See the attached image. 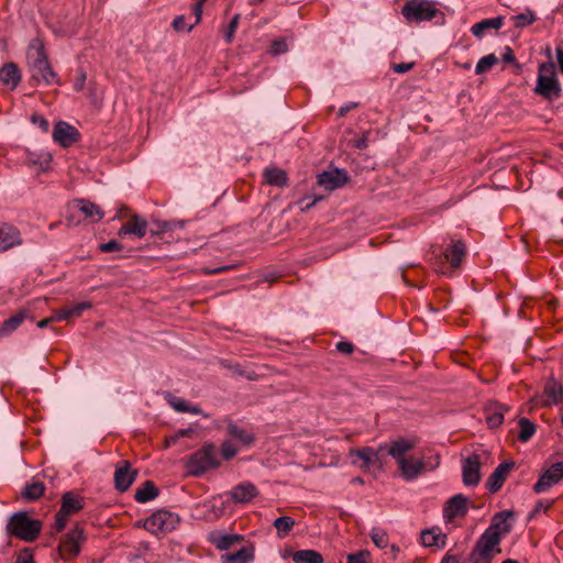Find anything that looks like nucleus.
<instances>
[{
  "instance_id": "nucleus-1",
  "label": "nucleus",
  "mask_w": 563,
  "mask_h": 563,
  "mask_svg": "<svg viewBox=\"0 0 563 563\" xmlns=\"http://www.w3.org/2000/svg\"><path fill=\"white\" fill-rule=\"evenodd\" d=\"M26 57L32 80L44 85L59 84L57 75L48 62L44 43L40 37L30 42Z\"/></svg>"
},
{
  "instance_id": "nucleus-2",
  "label": "nucleus",
  "mask_w": 563,
  "mask_h": 563,
  "mask_svg": "<svg viewBox=\"0 0 563 563\" xmlns=\"http://www.w3.org/2000/svg\"><path fill=\"white\" fill-rule=\"evenodd\" d=\"M42 527L41 520L30 517L26 511H18L9 517L5 533L9 538L34 542L38 538Z\"/></svg>"
},
{
  "instance_id": "nucleus-3",
  "label": "nucleus",
  "mask_w": 563,
  "mask_h": 563,
  "mask_svg": "<svg viewBox=\"0 0 563 563\" xmlns=\"http://www.w3.org/2000/svg\"><path fill=\"white\" fill-rule=\"evenodd\" d=\"M562 88L556 77L553 62H545L539 65L534 93L545 100H556L561 97Z\"/></svg>"
},
{
  "instance_id": "nucleus-4",
  "label": "nucleus",
  "mask_w": 563,
  "mask_h": 563,
  "mask_svg": "<svg viewBox=\"0 0 563 563\" xmlns=\"http://www.w3.org/2000/svg\"><path fill=\"white\" fill-rule=\"evenodd\" d=\"M441 457L439 454L430 455L428 457L415 459L408 456L405 462L398 465L400 477L406 482H412L420 475L429 473L439 467Z\"/></svg>"
},
{
  "instance_id": "nucleus-5",
  "label": "nucleus",
  "mask_w": 563,
  "mask_h": 563,
  "mask_svg": "<svg viewBox=\"0 0 563 563\" xmlns=\"http://www.w3.org/2000/svg\"><path fill=\"white\" fill-rule=\"evenodd\" d=\"M439 13L437 3L430 0H407L401 8V14L409 24L431 21Z\"/></svg>"
},
{
  "instance_id": "nucleus-6",
  "label": "nucleus",
  "mask_w": 563,
  "mask_h": 563,
  "mask_svg": "<svg viewBox=\"0 0 563 563\" xmlns=\"http://www.w3.org/2000/svg\"><path fill=\"white\" fill-rule=\"evenodd\" d=\"M219 465L216 446L211 443L205 444L200 450L192 453L186 464L190 475L201 476L203 473L216 468Z\"/></svg>"
},
{
  "instance_id": "nucleus-7",
  "label": "nucleus",
  "mask_w": 563,
  "mask_h": 563,
  "mask_svg": "<svg viewBox=\"0 0 563 563\" xmlns=\"http://www.w3.org/2000/svg\"><path fill=\"white\" fill-rule=\"evenodd\" d=\"M85 541V529L80 523H76L68 532L62 534L59 539L58 552L60 558L65 561L77 558Z\"/></svg>"
},
{
  "instance_id": "nucleus-8",
  "label": "nucleus",
  "mask_w": 563,
  "mask_h": 563,
  "mask_svg": "<svg viewBox=\"0 0 563 563\" xmlns=\"http://www.w3.org/2000/svg\"><path fill=\"white\" fill-rule=\"evenodd\" d=\"M84 507V497L71 490L65 492L60 498V508L55 515L54 528L56 532L63 531L67 526L68 518L82 510Z\"/></svg>"
},
{
  "instance_id": "nucleus-9",
  "label": "nucleus",
  "mask_w": 563,
  "mask_h": 563,
  "mask_svg": "<svg viewBox=\"0 0 563 563\" xmlns=\"http://www.w3.org/2000/svg\"><path fill=\"white\" fill-rule=\"evenodd\" d=\"M179 523L180 517L177 514L159 509L146 518L142 527L153 534H159L172 532Z\"/></svg>"
},
{
  "instance_id": "nucleus-10",
  "label": "nucleus",
  "mask_w": 563,
  "mask_h": 563,
  "mask_svg": "<svg viewBox=\"0 0 563 563\" xmlns=\"http://www.w3.org/2000/svg\"><path fill=\"white\" fill-rule=\"evenodd\" d=\"M499 542L495 539L482 534L476 541L472 552L470 553L471 563H492L494 556L501 552Z\"/></svg>"
},
{
  "instance_id": "nucleus-11",
  "label": "nucleus",
  "mask_w": 563,
  "mask_h": 563,
  "mask_svg": "<svg viewBox=\"0 0 563 563\" xmlns=\"http://www.w3.org/2000/svg\"><path fill=\"white\" fill-rule=\"evenodd\" d=\"M514 515L515 514L511 510H504L495 514L492 518L490 525L483 533L500 543L503 537L507 536L511 531L512 527L508 522V519L514 517Z\"/></svg>"
},
{
  "instance_id": "nucleus-12",
  "label": "nucleus",
  "mask_w": 563,
  "mask_h": 563,
  "mask_svg": "<svg viewBox=\"0 0 563 563\" xmlns=\"http://www.w3.org/2000/svg\"><path fill=\"white\" fill-rule=\"evenodd\" d=\"M563 401V384L553 376L549 377L543 386L542 395L537 402L541 407L556 406Z\"/></svg>"
},
{
  "instance_id": "nucleus-13",
  "label": "nucleus",
  "mask_w": 563,
  "mask_h": 563,
  "mask_svg": "<svg viewBox=\"0 0 563 563\" xmlns=\"http://www.w3.org/2000/svg\"><path fill=\"white\" fill-rule=\"evenodd\" d=\"M481 456L476 453L462 461V481L465 486L474 487L481 482Z\"/></svg>"
},
{
  "instance_id": "nucleus-14",
  "label": "nucleus",
  "mask_w": 563,
  "mask_h": 563,
  "mask_svg": "<svg viewBox=\"0 0 563 563\" xmlns=\"http://www.w3.org/2000/svg\"><path fill=\"white\" fill-rule=\"evenodd\" d=\"M563 478V461L552 464L544 471L538 482L533 485V490L537 494L547 492L550 487L558 484Z\"/></svg>"
},
{
  "instance_id": "nucleus-15",
  "label": "nucleus",
  "mask_w": 563,
  "mask_h": 563,
  "mask_svg": "<svg viewBox=\"0 0 563 563\" xmlns=\"http://www.w3.org/2000/svg\"><path fill=\"white\" fill-rule=\"evenodd\" d=\"M137 477V471L131 467L126 460L120 461L114 471V487L117 490L126 492Z\"/></svg>"
},
{
  "instance_id": "nucleus-16",
  "label": "nucleus",
  "mask_w": 563,
  "mask_h": 563,
  "mask_svg": "<svg viewBox=\"0 0 563 563\" xmlns=\"http://www.w3.org/2000/svg\"><path fill=\"white\" fill-rule=\"evenodd\" d=\"M417 441L413 438H399L391 440L388 444L383 445L384 451L390 455L397 464H401L407 460V454L416 446Z\"/></svg>"
},
{
  "instance_id": "nucleus-17",
  "label": "nucleus",
  "mask_w": 563,
  "mask_h": 563,
  "mask_svg": "<svg viewBox=\"0 0 563 563\" xmlns=\"http://www.w3.org/2000/svg\"><path fill=\"white\" fill-rule=\"evenodd\" d=\"M380 452H384L383 445H379L377 451L369 446L353 450L351 451L352 463L362 470H369V467L375 464L382 465Z\"/></svg>"
},
{
  "instance_id": "nucleus-18",
  "label": "nucleus",
  "mask_w": 563,
  "mask_h": 563,
  "mask_svg": "<svg viewBox=\"0 0 563 563\" xmlns=\"http://www.w3.org/2000/svg\"><path fill=\"white\" fill-rule=\"evenodd\" d=\"M80 139L79 131L65 121H58L53 130V140L63 147H69Z\"/></svg>"
},
{
  "instance_id": "nucleus-19",
  "label": "nucleus",
  "mask_w": 563,
  "mask_h": 563,
  "mask_svg": "<svg viewBox=\"0 0 563 563\" xmlns=\"http://www.w3.org/2000/svg\"><path fill=\"white\" fill-rule=\"evenodd\" d=\"M23 243L18 228L7 222H0V253L5 252Z\"/></svg>"
},
{
  "instance_id": "nucleus-20",
  "label": "nucleus",
  "mask_w": 563,
  "mask_h": 563,
  "mask_svg": "<svg viewBox=\"0 0 563 563\" xmlns=\"http://www.w3.org/2000/svg\"><path fill=\"white\" fill-rule=\"evenodd\" d=\"M468 498L462 494H456L446 500L443 507V517L451 521L457 517H464L467 514Z\"/></svg>"
},
{
  "instance_id": "nucleus-21",
  "label": "nucleus",
  "mask_w": 563,
  "mask_h": 563,
  "mask_svg": "<svg viewBox=\"0 0 563 563\" xmlns=\"http://www.w3.org/2000/svg\"><path fill=\"white\" fill-rule=\"evenodd\" d=\"M349 181V175L344 169L323 172L318 176V184L327 190H334Z\"/></svg>"
},
{
  "instance_id": "nucleus-22",
  "label": "nucleus",
  "mask_w": 563,
  "mask_h": 563,
  "mask_svg": "<svg viewBox=\"0 0 563 563\" xmlns=\"http://www.w3.org/2000/svg\"><path fill=\"white\" fill-rule=\"evenodd\" d=\"M515 467L514 461L500 463L487 479L486 486L490 493H497L504 485L508 473Z\"/></svg>"
},
{
  "instance_id": "nucleus-23",
  "label": "nucleus",
  "mask_w": 563,
  "mask_h": 563,
  "mask_svg": "<svg viewBox=\"0 0 563 563\" xmlns=\"http://www.w3.org/2000/svg\"><path fill=\"white\" fill-rule=\"evenodd\" d=\"M147 221L139 214H132L130 220L121 225L118 235L123 238L125 235H134L142 239L147 232Z\"/></svg>"
},
{
  "instance_id": "nucleus-24",
  "label": "nucleus",
  "mask_w": 563,
  "mask_h": 563,
  "mask_svg": "<svg viewBox=\"0 0 563 563\" xmlns=\"http://www.w3.org/2000/svg\"><path fill=\"white\" fill-rule=\"evenodd\" d=\"M73 208L80 211L85 219L89 220L90 222H98L104 216L103 211L98 205L85 199L75 200L73 202Z\"/></svg>"
},
{
  "instance_id": "nucleus-25",
  "label": "nucleus",
  "mask_w": 563,
  "mask_h": 563,
  "mask_svg": "<svg viewBox=\"0 0 563 563\" xmlns=\"http://www.w3.org/2000/svg\"><path fill=\"white\" fill-rule=\"evenodd\" d=\"M466 254V245L462 240H452L444 252V257L452 268H459Z\"/></svg>"
},
{
  "instance_id": "nucleus-26",
  "label": "nucleus",
  "mask_w": 563,
  "mask_h": 563,
  "mask_svg": "<svg viewBox=\"0 0 563 563\" xmlns=\"http://www.w3.org/2000/svg\"><path fill=\"white\" fill-rule=\"evenodd\" d=\"M257 494V488L250 482L241 483L230 492L231 499L241 504L251 501Z\"/></svg>"
},
{
  "instance_id": "nucleus-27",
  "label": "nucleus",
  "mask_w": 563,
  "mask_h": 563,
  "mask_svg": "<svg viewBox=\"0 0 563 563\" xmlns=\"http://www.w3.org/2000/svg\"><path fill=\"white\" fill-rule=\"evenodd\" d=\"M504 25V16H495V18H492V19H484L475 24L472 25L471 27V33L477 37V38H482L486 32L490 31V30H499L501 29Z\"/></svg>"
},
{
  "instance_id": "nucleus-28",
  "label": "nucleus",
  "mask_w": 563,
  "mask_h": 563,
  "mask_svg": "<svg viewBox=\"0 0 563 563\" xmlns=\"http://www.w3.org/2000/svg\"><path fill=\"white\" fill-rule=\"evenodd\" d=\"M27 318H31L27 310H20L15 314L5 319L0 324V338H4L14 332Z\"/></svg>"
},
{
  "instance_id": "nucleus-29",
  "label": "nucleus",
  "mask_w": 563,
  "mask_h": 563,
  "mask_svg": "<svg viewBox=\"0 0 563 563\" xmlns=\"http://www.w3.org/2000/svg\"><path fill=\"white\" fill-rule=\"evenodd\" d=\"M21 80V73L14 63H7L0 69V81L14 89Z\"/></svg>"
},
{
  "instance_id": "nucleus-30",
  "label": "nucleus",
  "mask_w": 563,
  "mask_h": 563,
  "mask_svg": "<svg viewBox=\"0 0 563 563\" xmlns=\"http://www.w3.org/2000/svg\"><path fill=\"white\" fill-rule=\"evenodd\" d=\"M45 485L43 482L33 478L31 483H27L22 489L20 496L23 501H36L38 500L45 493Z\"/></svg>"
},
{
  "instance_id": "nucleus-31",
  "label": "nucleus",
  "mask_w": 563,
  "mask_h": 563,
  "mask_svg": "<svg viewBox=\"0 0 563 563\" xmlns=\"http://www.w3.org/2000/svg\"><path fill=\"white\" fill-rule=\"evenodd\" d=\"M241 540L242 537L239 534H224L217 531L211 532L209 536V541L219 550H228Z\"/></svg>"
},
{
  "instance_id": "nucleus-32",
  "label": "nucleus",
  "mask_w": 563,
  "mask_h": 563,
  "mask_svg": "<svg viewBox=\"0 0 563 563\" xmlns=\"http://www.w3.org/2000/svg\"><path fill=\"white\" fill-rule=\"evenodd\" d=\"M159 494L158 488L152 481H146L143 485L136 489L134 499L137 503L145 504L154 500Z\"/></svg>"
},
{
  "instance_id": "nucleus-33",
  "label": "nucleus",
  "mask_w": 563,
  "mask_h": 563,
  "mask_svg": "<svg viewBox=\"0 0 563 563\" xmlns=\"http://www.w3.org/2000/svg\"><path fill=\"white\" fill-rule=\"evenodd\" d=\"M228 433L231 438L235 439L245 446H250L255 440L254 434L252 432L247 431L246 429L238 426L232 421L228 423Z\"/></svg>"
},
{
  "instance_id": "nucleus-34",
  "label": "nucleus",
  "mask_w": 563,
  "mask_h": 563,
  "mask_svg": "<svg viewBox=\"0 0 563 563\" xmlns=\"http://www.w3.org/2000/svg\"><path fill=\"white\" fill-rule=\"evenodd\" d=\"M445 534L439 529H428L421 532V543L423 547L443 548L445 545Z\"/></svg>"
},
{
  "instance_id": "nucleus-35",
  "label": "nucleus",
  "mask_w": 563,
  "mask_h": 563,
  "mask_svg": "<svg viewBox=\"0 0 563 563\" xmlns=\"http://www.w3.org/2000/svg\"><path fill=\"white\" fill-rule=\"evenodd\" d=\"M295 563H323V556L316 550H298L291 554Z\"/></svg>"
},
{
  "instance_id": "nucleus-36",
  "label": "nucleus",
  "mask_w": 563,
  "mask_h": 563,
  "mask_svg": "<svg viewBox=\"0 0 563 563\" xmlns=\"http://www.w3.org/2000/svg\"><path fill=\"white\" fill-rule=\"evenodd\" d=\"M253 550L249 548H241L234 553H227L221 555L222 563H249L253 560Z\"/></svg>"
},
{
  "instance_id": "nucleus-37",
  "label": "nucleus",
  "mask_w": 563,
  "mask_h": 563,
  "mask_svg": "<svg viewBox=\"0 0 563 563\" xmlns=\"http://www.w3.org/2000/svg\"><path fill=\"white\" fill-rule=\"evenodd\" d=\"M264 178L268 185L285 187L287 185V174L285 170L279 168H266L264 170Z\"/></svg>"
},
{
  "instance_id": "nucleus-38",
  "label": "nucleus",
  "mask_w": 563,
  "mask_h": 563,
  "mask_svg": "<svg viewBox=\"0 0 563 563\" xmlns=\"http://www.w3.org/2000/svg\"><path fill=\"white\" fill-rule=\"evenodd\" d=\"M274 527L280 539L287 537L295 526V520L289 516L278 517L274 520Z\"/></svg>"
},
{
  "instance_id": "nucleus-39",
  "label": "nucleus",
  "mask_w": 563,
  "mask_h": 563,
  "mask_svg": "<svg viewBox=\"0 0 563 563\" xmlns=\"http://www.w3.org/2000/svg\"><path fill=\"white\" fill-rule=\"evenodd\" d=\"M518 424L520 429L518 433V440L520 442H528L536 433V424L528 418H521Z\"/></svg>"
},
{
  "instance_id": "nucleus-40",
  "label": "nucleus",
  "mask_w": 563,
  "mask_h": 563,
  "mask_svg": "<svg viewBox=\"0 0 563 563\" xmlns=\"http://www.w3.org/2000/svg\"><path fill=\"white\" fill-rule=\"evenodd\" d=\"M155 228L150 230L152 236L161 235L163 233L173 231L176 227L183 228V222H174V221H158L154 223Z\"/></svg>"
},
{
  "instance_id": "nucleus-41",
  "label": "nucleus",
  "mask_w": 563,
  "mask_h": 563,
  "mask_svg": "<svg viewBox=\"0 0 563 563\" xmlns=\"http://www.w3.org/2000/svg\"><path fill=\"white\" fill-rule=\"evenodd\" d=\"M498 60L499 59L495 54H488L482 57L475 66V73L481 75L490 70L498 63Z\"/></svg>"
},
{
  "instance_id": "nucleus-42",
  "label": "nucleus",
  "mask_w": 563,
  "mask_h": 563,
  "mask_svg": "<svg viewBox=\"0 0 563 563\" xmlns=\"http://www.w3.org/2000/svg\"><path fill=\"white\" fill-rule=\"evenodd\" d=\"M371 539L374 542V544L379 549H385L389 544V537L387 532L378 527L372 529Z\"/></svg>"
},
{
  "instance_id": "nucleus-43",
  "label": "nucleus",
  "mask_w": 563,
  "mask_h": 563,
  "mask_svg": "<svg viewBox=\"0 0 563 563\" xmlns=\"http://www.w3.org/2000/svg\"><path fill=\"white\" fill-rule=\"evenodd\" d=\"M511 20L516 27L521 29L532 24L536 21V16L530 9H527L525 12L511 16Z\"/></svg>"
},
{
  "instance_id": "nucleus-44",
  "label": "nucleus",
  "mask_w": 563,
  "mask_h": 563,
  "mask_svg": "<svg viewBox=\"0 0 563 563\" xmlns=\"http://www.w3.org/2000/svg\"><path fill=\"white\" fill-rule=\"evenodd\" d=\"M288 51L287 41L285 37H280L277 40H274L269 47V53L272 55H279L284 54Z\"/></svg>"
},
{
  "instance_id": "nucleus-45",
  "label": "nucleus",
  "mask_w": 563,
  "mask_h": 563,
  "mask_svg": "<svg viewBox=\"0 0 563 563\" xmlns=\"http://www.w3.org/2000/svg\"><path fill=\"white\" fill-rule=\"evenodd\" d=\"M172 25L176 32H190L195 26L194 23L188 25L184 15H177Z\"/></svg>"
},
{
  "instance_id": "nucleus-46",
  "label": "nucleus",
  "mask_w": 563,
  "mask_h": 563,
  "mask_svg": "<svg viewBox=\"0 0 563 563\" xmlns=\"http://www.w3.org/2000/svg\"><path fill=\"white\" fill-rule=\"evenodd\" d=\"M239 21H240V14H235L231 19V21L227 27L225 34H224V40L227 43H231L233 41V36H234L238 25H239Z\"/></svg>"
},
{
  "instance_id": "nucleus-47",
  "label": "nucleus",
  "mask_w": 563,
  "mask_h": 563,
  "mask_svg": "<svg viewBox=\"0 0 563 563\" xmlns=\"http://www.w3.org/2000/svg\"><path fill=\"white\" fill-rule=\"evenodd\" d=\"M486 422L492 429L498 428L504 422V413L499 410L495 411L486 417Z\"/></svg>"
},
{
  "instance_id": "nucleus-48",
  "label": "nucleus",
  "mask_w": 563,
  "mask_h": 563,
  "mask_svg": "<svg viewBox=\"0 0 563 563\" xmlns=\"http://www.w3.org/2000/svg\"><path fill=\"white\" fill-rule=\"evenodd\" d=\"M220 365L223 368H228L236 376H244V374H245V371L239 363H231L228 360H220Z\"/></svg>"
},
{
  "instance_id": "nucleus-49",
  "label": "nucleus",
  "mask_w": 563,
  "mask_h": 563,
  "mask_svg": "<svg viewBox=\"0 0 563 563\" xmlns=\"http://www.w3.org/2000/svg\"><path fill=\"white\" fill-rule=\"evenodd\" d=\"M238 453V449L229 441H224L221 445V454L224 460L233 459Z\"/></svg>"
},
{
  "instance_id": "nucleus-50",
  "label": "nucleus",
  "mask_w": 563,
  "mask_h": 563,
  "mask_svg": "<svg viewBox=\"0 0 563 563\" xmlns=\"http://www.w3.org/2000/svg\"><path fill=\"white\" fill-rule=\"evenodd\" d=\"M99 250L103 253L119 252L123 250V245L117 240H110L107 243L100 244Z\"/></svg>"
},
{
  "instance_id": "nucleus-51",
  "label": "nucleus",
  "mask_w": 563,
  "mask_h": 563,
  "mask_svg": "<svg viewBox=\"0 0 563 563\" xmlns=\"http://www.w3.org/2000/svg\"><path fill=\"white\" fill-rule=\"evenodd\" d=\"M91 308V305L87 301H82V302H79V303H76L68 309V312L70 314V318L73 317H79L81 316L82 311L84 310H87V309H90Z\"/></svg>"
},
{
  "instance_id": "nucleus-52",
  "label": "nucleus",
  "mask_w": 563,
  "mask_h": 563,
  "mask_svg": "<svg viewBox=\"0 0 563 563\" xmlns=\"http://www.w3.org/2000/svg\"><path fill=\"white\" fill-rule=\"evenodd\" d=\"M169 405L178 412H187L189 402L183 398L173 397Z\"/></svg>"
},
{
  "instance_id": "nucleus-53",
  "label": "nucleus",
  "mask_w": 563,
  "mask_h": 563,
  "mask_svg": "<svg viewBox=\"0 0 563 563\" xmlns=\"http://www.w3.org/2000/svg\"><path fill=\"white\" fill-rule=\"evenodd\" d=\"M192 432V429H180L174 435L166 439V446L175 444L179 438L188 437Z\"/></svg>"
},
{
  "instance_id": "nucleus-54",
  "label": "nucleus",
  "mask_w": 563,
  "mask_h": 563,
  "mask_svg": "<svg viewBox=\"0 0 563 563\" xmlns=\"http://www.w3.org/2000/svg\"><path fill=\"white\" fill-rule=\"evenodd\" d=\"M31 121L38 125L40 129L43 131V132H48V129H49V123L48 121L43 117V115H40V114H33L31 117Z\"/></svg>"
},
{
  "instance_id": "nucleus-55",
  "label": "nucleus",
  "mask_w": 563,
  "mask_h": 563,
  "mask_svg": "<svg viewBox=\"0 0 563 563\" xmlns=\"http://www.w3.org/2000/svg\"><path fill=\"white\" fill-rule=\"evenodd\" d=\"M354 345L349 341H340L336 343V350L342 354H351L354 351Z\"/></svg>"
},
{
  "instance_id": "nucleus-56",
  "label": "nucleus",
  "mask_w": 563,
  "mask_h": 563,
  "mask_svg": "<svg viewBox=\"0 0 563 563\" xmlns=\"http://www.w3.org/2000/svg\"><path fill=\"white\" fill-rule=\"evenodd\" d=\"M366 553L365 552H357L353 554L347 555V563H366Z\"/></svg>"
},
{
  "instance_id": "nucleus-57",
  "label": "nucleus",
  "mask_w": 563,
  "mask_h": 563,
  "mask_svg": "<svg viewBox=\"0 0 563 563\" xmlns=\"http://www.w3.org/2000/svg\"><path fill=\"white\" fill-rule=\"evenodd\" d=\"M14 563H35L32 553L25 549L15 560Z\"/></svg>"
},
{
  "instance_id": "nucleus-58",
  "label": "nucleus",
  "mask_w": 563,
  "mask_h": 563,
  "mask_svg": "<svg viewBox=\"0 0 563 563\" xmlns=\"http://www.w3.org/2000/svg\"><path fill=\"white\" fill-rule=\"evenodd\" d=\"M413 63H399L393 65V70L398 74H405L413 67Z\"/></svg>"
},
{
  "instance_id": "nucleus-59",
  "label": "nucleus",
  "mask_w": 563,
  "mask_h": 563,
  "mask_svg": "<svg viewBox=\"0 0 563 563\" xmlns=\"http://www.w3.org/2000/svg\"><path fill=\"white\" fill-rule=\"evenodd\" d=\"M202 5H203V0H198L195 4H194V8H192V11H194V14L196 16V20H195V25L198 24L201 20V15H202Z\"/></svg>"
},
{
  "instance_id": "nucleus-60",
  "label": "nucleus",
  "mask_w": 563,
  "mask_h": 563,
  "mask_svg": "<svg viewBox=\"0 0 563 563\" xmlns=\"http://www.w3.org/2000/svg\"><path fill=\"white\" fill-rule=\"evenodd\" d=\"M501 59L505 63H516V56H515L512 49L509 46L505 47L504 54L501 56Z\"/></svg>"
},
{
  "instance_id": "nucleus-61",
  "label": "nucleus",
  "mask_w": 563,
  "mask_h": 563,
  "mask_svg": "<svg viewBox=\"0 0 563 563\" xmlns=\"http://www.w3.org/2000/svg\"><path fill=\"white\" fill-rule=\"evenodd\" d=\"M353 146L358 150H364L368 146L367 136L364 134L362 137H358L353 141Z\"/></svg>"
},
{
  "instance_id": "nucleus-62",
  "label": "nucleus",
  "mask_w": 563,
  "mask_h": 563,
  "mask_svg": "<svg viewBox=\"0 0 563 563\" xmlns=\"http://www.w3.org/2000/svg\"><path fill=\"white\" fill-rule=\"evenodd\" d=\"M70 318V314L68 312V309H63L58 312H56L55 314L52 316V319L53 321H63V320H67Z\"/></svg>"
},
{
  "instance_id": "nucleus-63",
  "label": "nucleus",
  "mask_w": 563,
  "mask_h": 563,
  "mask_svg": "<svg viewBox=\"0 0 563 563\" xmlns=\"http://www.w3.org/2000/svg\"><path fill=\"white\" fill-rule=\"evenodd\" d=\"M356 107H357L356 102H349V103L340 107L338 114H339V117H344L347 112H350L352 109H354Z\"/></svg>"
},
{
  "instance_id": "nucleus-64",
  "label": "nucleus",
  "mask_w": 563,
  "mask_h": 563,
  "mask_svg": "<svg viewBox=\"0 0 563 563\" xmlns=\"http://www.w3.org/2000/svg\"><path fill=\"white\" fill-rule=\"evenodd\" d=\"M555 53L560 71L563 75V47H556Z\"/></svg>"
}]
</instances>
